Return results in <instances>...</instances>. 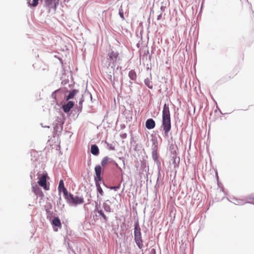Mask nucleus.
Masks as SVG:
<instances>
[{
  "mask_svg": "<svg viewBox=\"0 0 254 254\" xmlns=\"http://www.w3.org/2000/svg\"><path fill=\"white\" fill-rule=\"evenodd\" d=\"M145 126L148 129H152L155 126V123L152 119H148L145 123Z\"/></svg>",
  "mask_w": 254,
  "mask_h": 254,
  "instance_id": "11",
  "label": "nucleus"
},
{
  "mask_svg": "<svg viewBox=\"0 0 254 254\" xmlns=\"http://www.w3.org/2000/svg\"><path fill=\"white\" fill-rule=\"evenodd\" d=\"M128 76L130 79L132 80H135L136 79V74L133 70H131L129 72Z\"/></svg>",
  "mask_w": 254,
  "mask_h": 254,
  "instance_id": "15",
  "label": "nucleus"
},
{
  "mask_svg": "<svg viewBox=\"0 0 254 254\" xmlns=\"http://www.w3.org/2000/svg\"><path fill=\"white\" fill-rule=\"evenodd\" d=\"M64 198L71 205L76 206L84 203V198L81 196H74L72 194L68 193Z\"/></svg>",
  "mask_w": 254,
  "mask_h": 254,
  "instance_id": "3",
  "label": "nucleus"
},
{
  "mask_svg": "<svg viewBox=\"0 0 254 254\" xmlns=\"http://www.w3.org/2000/svg\"><path fill=\"white\" fill-rule=\"evenodd\" d=\"M32 190L35 194L39 196L42 197L44 194L40 188L36 184L32 186Z\"/></svg>",
  "mask_w": 254,
  "mask_h": 254,
  "instance_id": "9",
  "label": "nucleus"
},
{
  "mask_svg": "<svg viewBox=\"0 0 254 254\" xmlns=\"http://www.w3.org/2000/svg\"><path fill=\"white\" fill-rule=\"evenodd\" d=\"M244 4L245 5H248L249 3H248V1L247 0H244Z\"/></svg>",
  "mask_w": 254,
  "mask_h": 254,
  "instance_id": "25",
  "label": "nucleus"
},
{
  "mask_svg": "<svg viewBox=\"0 0 254 254\" xmlns=\"http://www.w3.org/2000/svg\"><path fill=\"white\" fill-rule=\"evenodd\" d=\"M91 152L94 155H97L99 153L98 146L96 145H92L91 147Z\"/></svg>",
  "mask_w": 254,
  "mask_h": 254,
  "instance_id": "13",
  "label": "nucleus"
},
{
  "mask_svg": "<svg viewBox=\"0 0 254 254\" xmlns=\"http://www.w3.org/2000/svg\"><path fill=\"white\" fill-rule=\"evenodd\" d=\"M145 84L150 89H152L153 85L152 81L148 78H146L144 80Z\"/></svg>",
  "mask_w": 254,
  "mask_h": 254,
  "instance_id": "17",
  "label": "nucleus"
},
{
  "mask_svg": "<svg viewBox=\"0 0 254 254\" xmlns=\"http://www.w3.org/2000/svg\"><path fill=\"white\" fill-rule=\"evenodd\" d=\"M119 53L117 51H112L108 54V58L107 59V67H111L114 70L116 65L118 59L119 58Z\"/></svg>",
  "mask_w": 254,
  "mask_h": 254,
  "instance_id": "2",
  "label": "nucleus"
},
{
  "mask_svg": "<svg viewBox=\"0 0 254 254\" xmlns=\"http://www.w3.org/2000/svg\"><path fill=\"white\" fill-rule=\"evenodd\" d=\"M55 231H58V229H57L55 230Z\"/></svg>",
  "mask_w": 254,
  "mask_h": 254,
  "instance_id": "28",
  "label": "nucleus"
},
{
  "mask_svg": "<svg viewBox=\"0 0 254 254\" xmlns=\"http://www.w3.org/2000/svg\"><path fill=\"white\" fill-rule=\"evenodd\" d=\"M39 0H33L32 3H30L29 2L28 3L29 5L32 7H35L38 5Z\"/></svg>",
  "mask_w": 254,
  "mask_h": 254,
  "instance_id": "21",
  "label": "nucleus"
},
{
  "mask_svg": "<svg viewBox=\"0 0 254 254\" xmlns=\"http://www.w3.org/2000/svg\"><path fill=\"white\" fill-rule=\"evenodd\" d=\"M52 224L55 226L58 227L59 228L62 227V224L60 219L56 217H55L52 220Z\"/></svg>",
  "mask_w": 254,
  "mask_h": 254,
  "instance_id": "12",
  "label": "nucleus"
},
{
  "mask_svg": "<svg viewBox=\"0 0 254 254\" xmlns=\"http://www.w3.org/2000/svg\"><path fill=\"white\" fill-rule=\"evenodd\" d=\"M119 14H120V16H121V17L122 18H123V19H124V14H123V12H121V11H120V12H119Z\"/></svg>",
  "mask_w": 254,
  "mask_h": 254,
  "instance_id": "23",
  "label": "nucleus"
},
{
  "mask_svg": "<svg viewBox=\"0 0 254 254\" xmlns=\"http://www.w3.org/2000/svg\"><path fill=\"white\" fill-rule=\"evenodd\" d=\"M48 177L47 174H44L38 177V183L39 185L42 187L45 190H48L50 189L49 186L47 185V178Z\"/></svg>",
  "mask_w": 254,
  "mask_h": 254,
  "instance_id": "5",
  "label": "nucleus"
},
{
  "mask_svg": "<svg viewBox=\"0 0 254 254\" xmlns=\"http://www.w3.org/2000/svg\"><path fill=\"white\" fill-rule=\"evenodd\" d=\"M134 235L136 244L140 249H141L143 246V241L141 237V229L138 222L134 224Z\"/></svg>",
  "mask_w": 254,
  "mask_h": 254,
  "instance_id": "4",
  "label": "nucleus"
},
{
  "mask_svg": "<svg viewBox=\"0 0 254 254\" xmlns=\"http://www.w3.org/2000/svg\"><path fill=\"white\" fill-rule=\"evenodd\" d=\"M45 5L49 9H56L59 3V0H45Z\"/></svg>",
  "mask_w": 254,
  "mask_h": 254,
  "instance_id": "6",
  "label": "nucleus"
},
{
  "mask_svg": "<svg viewBox=\"0 0 254 254\" xmlns=\"http://www.w3.org/2000/svg\"><path fill=\"white\" fill-rule=\"evenodd\" d=\"M161 10L162 11H164L165 10V7L164 6H161Z\"/></svg>",
  "mask_w": 254,
  "mask_h": 254,
  "instance_id": "26",
  "label": "nucleus"
},
{
  "mask_svg": "<svg viewBox=\"0 0 254 254\" xmlns=\"http://www.w3.org/2000/svg\"><path fill=\"white\" fill-rule=\"evenodd\" d=\"M77 90H73L71 92H70L68 95L66 97V100L68 101L70 99H72L75 95L77 93Z\"/></svg>",
  "mask_w": 254,
  "mask_h": 254,
  "instance_id": "16",
  "label": "nucleus"
},
{
  "mask_svg": "<svg viewBox=\"0 0 254 254\" xmlns=\"http://www.w3.org/2000/svg\"><path fill=\"white\" fill-rule=\"evenodd\" d=\"M110 203V202L109 200H107L106 202H104L103 205L104 210L107 212H110L112 210Z\"/></svg>",
  "mask_w": 254,
  "mask_h": 254,
  "instance_id": "14",
  "label": "nucleus"
},
{
  "mask_svg": "<svg viewBox=\"0 0 254 254\" xmlns=\"http://www.w3.org/2000/svg\"><path fill=\"white\" fill-rule=\"evenodd\" d=\"M95 171L96 174V178H95L96 181L100 182L102 180L101 172L102 168L100 165H97L95 167Z\"/></svg>",
  "mask_w": 254,
  "mask_h": 254,
  "instance_id": "7",
  "label": "nucleus"
},
{
  "mask_svg": "<svg viewBox=\"0 0 254 254\" xmlns=\"http://www.w3.org/2000/svg\"><path fill=\"white\" fill-rule=\"evenodd\" d=\"M119 188H120L119 186L112 187H111V189H113V190H116L118 189H119Z\"/></svg>",
  "mask_w": 254,
  "mask_h": 254,
  "instance_id": "22",
  "label": "nucleus"
},
{
  "mask_svg": "<svg viewBox=\"0 0 254 254\" xmlns=\"http://www.w3.org/2000/svg\"><path fill=\"white\" fill-rule=\"evenodd\" d=\"M73 106L74 103L72 101H68L66 104L63 106V108L65 113H67L70 110Z\"/></svg>",
  "mask_w": 254,
  "mask_h": 254,
  "instance_id": "10",
  "label": "nucleus"
},
{
  "mask_svg": "<svg viewBox=\"0 0 254 254\" xmlns=\"http://www.w3.org/2000/svg\"><path fill=\"white\" fill-rule=\"evenodd\" d=\"M109 158L108 156H106L103 158L101 161V165L102 166H105L108 162Z\"/></svg>",
  "mask_w": 254,
  "mask_h": 254,
  "instance_id": "18",
  "label": "nucleus"
},
{
  "mask_svg": "<svg viewBox=\"0 0 254 254\" xmlns=\"http://www.w3.org/2000/svg\"><path fill=\"white\" fill-rule=\"evenodd\" d=\"M58 190L60 192H63L64 197L68 194V191L64 186V183L63 180H60L58 187Z\"/></svg>",
  "mask_w": 254,
  "mask_h": 254,
  "instance_id": "8",
  "label": "nucleus"
},
{
  "mask_svg": "<svg viewBox=\"0 0 254 254\" xmlns=\"http://www.w3.org/2000/svg\"><path fill=\"white\" fill-rule=\"evenodd\" d=\"M96 187H97V189L98 191L99 192V193L101 195H103V194H104V192H103L101 187H100V184L96 182Z\"/></svg>",
  "mask_w": 254,
  "mask_h": 254,
  "instance_id": "19",
  "label": "nucleus"
},
{
  "mask_svg": "<svg viewBox=\"0 0 254 254\" xmlns=\"http://www.w3.org/2000/svg\"><path fill=\"white\" fill-rule=\"evenodd\" d=\"M162 120L163 130L165 135L167 136L171 128L170 112L168 104L165 103L164 105L162 111Z\"/></svg>",
  "mask_w": 254,
  "mask_h": 254,
  "instance_id": "1",
  "label": "nucleus"
},
{
  "mask_svg": "<svg viewBox=\"0 0 254 254\" xmlns=\"http://www.w3.org/2000/svg\"><path fill=\"white\" fill-rule=\"evenodd\" d=\"M98 213L103 217L105 222L107 221V218L102 210H100L98 211Z\"/></svg>",
  "mask_w": 254,
  "mask_h": 254,
  "instance_id": "20",
  "label": "nucleus"
},
{
  "mask_svg": "<svg viewBox=\"0 0 254 254\" xmlns=\"http://www.w3.org/2000/svg\"><path fill=\"white\" fill-rule=\"evenodd\" d=\"M111 149H112V150H114L115 149L114 147L112 148V147H111Z\"/></svg>",
  "mask_w": 254,
  "mask_h": 254,
  "instance_id": "27",
  "label": "nucleus"
},
{
  "mask_svg": "<svg viewBox=\"0 0 254 254\" xmlns=\"http://www.w3.org/2000/svg\"><path fill=\"white\" fill-rule=\"evenodd\" d=\"M162 18V13H160L157 17V20H160Z\"/></svg>",
  "mask_w": 254,
  "mask_h": 254,
  "instance_id": "24",
  "label": "nucleus"
}]
</instances>
